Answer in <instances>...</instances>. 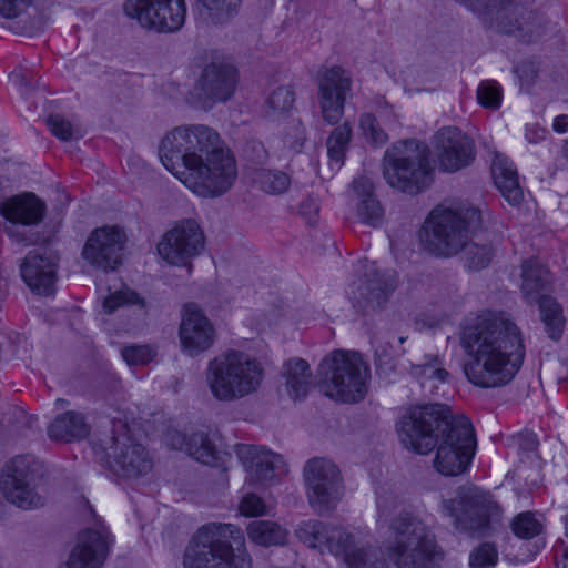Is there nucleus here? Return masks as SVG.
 Segmentation results:
<instances>
[{
  "label": "nucleus",
  "mask_w": 568,
  "mask_h": 568,
  "mask_svg": "<svg viewBox=\"0 0 568 568\" xmlns=\"http://www.w3.org/2000/svg\"><path fill=\"white\" fill-rule=\"evenodd\" d=\"M162 164L201 196H220L237 178L236 160L220 134L204 124L173 129L161 141Z\"/></svg>",
  "instance_id": "1"
},
{
  "label": "nucleus",
  "mask_w": 568,
  "mask_h": 568,
  "mask_svg": "<svg viewBox=\"0 0 568 568\" xmlns=\"http://www.w3.org/2000/svg\"><path fill=\"white\" fill-rule=\"evenodd\" d=\"M399 440L405 448L426 455L435 446V469L444 476L463 474L474 456L476 439L465 416H453L440 404L415 406L398 423Z\"/></svg>",
  "instance_id": "2"
},
{
  "label": "nucleus",
  "mask_w": 568,
  "mask_h": 568,
  "mask_svg": "<svg viewBox=\"0 0 568 568\" xmlns=\"http://www.w3.org/2000/svg\"><path fill=\"white\" fill-rule=\"evenodd\" d=\"M460 345L468 356L463 365L464 374L480 388L507 385L525 358L518 326L503 316H478L463 328Z\"/></svg>",
  "instance_id": "3"
},
{
  "label": "nucleus",
  "mask_w": 568,
  "mask_h": 568,
  "mask_svg": "<svg viewBox=\"0 0 568 568\" xmlns=\"http://www.w3.org/2000/svg\"><path fill=\"white\" fill-rule=\"evenodd\" d=\"M184 568H252L241 530L231 524L203 525L190 540Z\"/></svg>",
  "instance_id": "4"
},
{
  "label": "nucleus",
  "mask_w": 568,
  "mask_h": 568,
  "mask_svg": "<svg viewBox=\"0 0 568 568\" xmlns=\"http://www.w3.org/2000/svg\"><path fill=\"white\" fill-rule=\"evenodd\" d=\"M481 212L471 206L457 209L437 206L425 221L420 243L436 256H452L462 251L469 236L481 225Z\"/></svg>",
  "instance_id": "5"
},
{
  "label": "nucleus",
  "mask_w": 568,
  "mask_h": 568,
  "mask_svg": "<svg viewBox=\"0 0 568 568\" xmlns=\"http://www.w3.org/2000/svg\"><path fill=\"white\" fill-rule=\"evenodd\" d=\"M393 539L386 546L397 568H438L444 554L429 528L409 513H400L390 523Z\"/></svg>",
  "instance_id": "6"
},
{
  "label": "nucleus",
  "mask_w": 568,
  "mask_h": 568,
  "mask_svg": "<svg viewBox=\"0 0 568 568\" xmlns=\"http://www.w3.org/2000/svg\"><path fill=\"white\" fill-rule=\"evenodd\" d=\"M263 372L256 358L239 351H229L209 362L205 382L216 400L230 403L256 392Z\"/></svg>",
  "instance_id": "7"
},
{
  "label": "nucleus",
  "mask_w": 568,
  "mask_h": 568,
  "mask_svg": "<svg viewBox=\"0 0 568 568\" xmlns=\"http://www.w3.org/2000/svg\"><path fill=\"white\" fill-rule=\"evenodd\" d=\"M296 536L310 548L326 547L335 556H342L349 568H384L385 560L379 548L371 546L341 527L318 520L302 523Z\"/></svg>",
  "instance_id": "8"
},
{
  "label": "nucleus",
  "mask_w": 568,
  "mask_h": 568,
  "mask_svg": "<svg viewBox=\"0 0 568 568\" xmlns=\"http://www.w3.org/2000/svg\"><path fill=\"white\" fill-rule=\"evenodd\" d=\"M496 31L534 42L545 32L544 19L528 7L529 0H463Z\"/></svg>",
  "instance_id": "9"
},
{
  "label": "nucleus",
  "mask_w": 568,
  "mask_h": 568,
  "mask_svg": "<svg viewBox=\"0 0 568 568\" xmlns=\"http://www.w3.org/2000/svg\"><path fill=\"white\" fill-rule=\"evenodd\" d=\"M383 166L387 183L405 193L417 194L433 182L427 148L416 140L393 144L384 154Z\"/></svg>",
  "instance_id": "10"
},
{
  "label": "nucleus",
  "mask_w": 568,
  "mask_h": 568,
  "mask_svg": "<svg viewBox=\"0 0 568 568\" xmlns=\"http://www.w3.org/2000/svg\"><path fill=\"white\" fill-rule=\"evenodd\" d=\"M324 394L343 403L362 400L369 367L357 352L334 351L320 365Z\"/></svg>",
  "instance_id": "11"
},
{
  "label": "nucleus",
  "mask_w": 568,
  "mask_h": 568,
  "mask_svg": "<svg viewBox=\"0 0 568 568\" xmlns=\"http://www.w3.org/2000/svg\"><path fill=\"white\" fill-rule=\"evenodd\" d=\"M442 513L457 530L485 537L493 531L491 523L499 517L500 507L489 494L462 486L454 498L442 500Z\"/></svg>",
  "instance_id": "12"
},
{
  "label": "nucleus",
  "mask_w": 568,
  "mask_h": 568,
  "mask_svg": "<svg viewBox=\"0 0 568 568\" xmlns=\"http://www.w3.org/2000/svg\"><path fill=\"white\" fill-rule=\"evenodd\" d=\"M355 272L356 278L347 291L353 307L363 315L382 311L396 290L395 273L381 272L376 263L368 260L359 261Z\"/></svg>",
  "instance_id": "13"
},
{
  "label": "nucleus",
  "mask_w": 568,
  "mask_h": 568,
  "mask_svg": "<svg viewBox=\"0 0 568 568\" xmlns=\"http://www.w3.org/2000/svg\"><path fill=\"white\" fill-rule=\"evenodd\" d=\"M43 477L44 467L34 456H16L8 465V473L2 480L7 500L21 509L43 506L45 499L39 491Z\"/></svg>",
  "instance_id": "14"
},
{
  "label": "nucleus",
  "mask_w": 568,
  "mask_h": 568,
  "mask_svg": "<svg viewBox=\"0 0 568 568\" xmlns=\"http://www.w3.org/2000/svg\"><path fill=\"white\" fill-rule=\"evenodd\" d=\"M105 463L111 471L124 478H139L151 471L153 462L145 447L132 438L124 425L103 444Z\"/></svg>",
  "instance_id": "15"
},
{
  "label": "nucleus",
  "mask_w": 568,
  "mask_h": 568,
  "mask_svg": "<svg viewBox=\"0 0 568 568\" xmlns=\"http://www.w3.org/2000/svg\"><path fill=\"white\" fill-rule=\"evenodd\" d=\"M306 494L311 507L320 515L335 508L343 495L338 467L326 458L316 457L304 467Z\"/></svg>",
  "instance_id": "16"
},
{
  "label": "nucleus",
  "mask_w": 568,
  "mask_h": 568,
  "mask_svg": "<svg viewBox=\"0 0 568 568\" xmlns=\"http://www.w3.org/2000/svg\"><path fill=\"white\" fill-rule=\"evenodd\" d=\"M124 12L144 28L175 32L185 22L186 4L184 0H126Z\"/></svg>",
  "instance_id": "17"
},
{
  "label": "nucleus",
  "mask_w": 568,
  "mask_h": 568,
  "mask_svg": "<svg viewBox=\"0 0 568 568\" xmlns=\"http://www.w3.org/2000/svg\"><path fill=\"white\" fill-rule=\"evenodd\" d=\"M205 237L199 223L183 220L168 231L158 244L159 255L169 264L191 267V260L204 248Z\"/></svg>",
  "instance_id": "18"
},
{
  "label": "nucleus",
  "mask_w": 568,
  "mask_h": 568,
  "mask_svg": "<svg viewBox=\"0 0 568 568\" xmlns=\"http://www.w3.org/2000/svg\"><path fill=\"white\" fill-rule=\"evenodd\" d=\"M125 240V233L118 226L95 229L84 244L82 256L92 266L113 271L122 262Z\"/></svg>",
  "instance_id": "19"
},
{
  "label": "nucleus",
  "mask_w": 568,
  "mask_h": 568,
  "mask_svg": "<svg viewBox=\"0 0 568 568\" xmlns=\"http://www.w3.org/2000/svg\"><path fill=\"white\" fill-rule=\"evenodd\" d=\"M234 450L247 474L250 485L271 486L285 471L282 456L264 447L236 444Z\"/></svg>",
  "instance_id": "20"
},
{
  "label": "nucleus",
  "mask_w": 568,
  "mask_h": 568,
  "mask_svg": "<svg viewBox=\"0 0 568 568\" xmlns=\"http://www.w3.org/2000/svg\"><path fill=\"white\" fill-rule=\"evenodd\" d=\"M351 88L352 79L343 68L335 65L323 72L318 81V103L327 124L334 125L342 120Z\"/></svg>",
  "instance_id": "21"
},
{
  "label": "nucleus",
  "mask_w": 568,
  "mask_h": 568,
  "mask_svg": "<svg viewBox=\"0 0 568 568\" xmlns=\"http://www.w3.org/2000/svg\"><path fill=\"white\" fill-rule=\"evenodd\" d=\"M45 203L34 193L24 192L6 199L0 204V213L10 225L6 226V232L10 237H14L18 243L28 244V239L18 232L14 227L20 225H36L42 222L45 214Z\"/></svg>",
  "instance_id": "22"
},
{
  "label": "nucleus",
  "mask_w": 568,
  "mask_h": 568,
  "mask_svg": "<svg viewBox=\"0 0 568 568\" xmlns=\"http://www.w3.org/2000/svg\"><path fill=\"white\" fill-rule=\"evenodd\" d=\"M110 535L105 526L81 531L68 561L60 568H101L109 552Z\"/></svg>",
  "instance_id": "23"
},
{
  "label": "nucleus",
  "mask_w": 568,
  "mask_h": 568,
  "mask_svg": "<svg viewBox=\"0 0 568 568\" xmlns=\"http://www.w3.org/2000/svg\"><path fill=\"white\" fill-rule=\"evenodd\" d=\"M58 257L47 250L30 251L20 263V274L29 288L39 295L54 292Z\"/></svg>",
  "instance_id": "24"
},
{
  "label": "nucleus",
  "mask_w": 568,
  "mask_h": 568,
  "mask_svg": "<svg viewBox=\"0 0 568 568\" xmlns=\"http://www.w3.org/2000/svg\"><path fill=\"white\" fill-rule=\"evenodd\" d=\"M439 168L445 172H456L475 158L474 144L459 129L443 128L436 134Z\"/></svg>",
  "instance_id": "25"
},
{
  "label": "nucleus",
  "mask_w": 568,
  "mask_h": 568,
  "mask_svg": "<svg viewBox=\"0 0 568 568\" xmlns=\"http://www.w3.org/2000/svg\"><path fill=\"white\" fill-rule=\"evenodd\" d=\"M236 84V68L220 61L206 64L197 81L204 98L213 102H226L233 95Z\"/></svg>",
  "instance_id": "26"
},
{
  "label": "nucleus",
  "mask_w": 568,
  "mask_h": 568,
  "mask_svg": "<svg viewBox=\"0 0 568 568\" xmlns=\"http://www.w3.org/2000/svg\"><path fill=\"white\" fill-rule=\"evenodd\" d=\"M180 338L184 349L191 356L206 351L213 344V327L194 305L185 306L180 326Z\"/></svg>",
  "instance_id": "27"
},
{
  "label": "nucleus",
  "mask_w": 568,
  "mask_h": 568,
  "mask_svg": "<svg viewBox=\"0 0 568 568\" xmlns=\"http://www.w3.org/2000/svg\"><path fill=\"white\" fill-rule=\"evenodd\" d=\"M168 444L180 450H185L197 462L216 467L219 466L220 453L204 432H196L186 436L179 430H170L168 433Z\"/></svg>",
  "instance_id": "28"
},
{
  "label": "nucleus",
  "mask_w": 568,
  "mask_h": 568,
  "mask_svg": "<svg viewBox=\"0 0 568 568\" xmlns=\"http://www.w3.org/2000/svg\"><path fill=\"white\" fill-rule=\"evenodd\" d=\"M352 189L356 199L358 220L373 227L379 226L384 221V209L374 194V185L371 179L366 176L354 179Z\"/></svg>",
  "instance_id": "29"
},
{
  "label": "nucleus",
  "mask_w": 568,
  "mask_h": 568,
  "mask_svg": "<svg viewBox=\"0 0 568 568\" xmlns=\"http://www.w3.org/2000/svg\"><path fill=\"white\" fill-rule=\"evenodd\" d=\"M491 173L495 185L503 197L513 206L519 205L524 200V192L519 185L517 170L508 158L496 154L491 164Z\"/></svg>",
  "instance_id": "30"
},
{
  "label": "nucleus",
  "mask_w": 568,
  "mask_h": 568,
  "mask_svg": "<svg viewBox=\"0 0 568 568\" xmlns=\"http://www.w3.org/2000/svg\"><path fill=\"white\" fill-rule=\"evenodd\" d=\"M90 425L85 416L75 410H68L58 415L48 426V436L55 442L70 443L87 437Z\"/></svg>",
  "instance_id": "31"
},
{
  "label": "nucleus",
  "mask_w": 568,
  "mask_h": 568,
  "mask_svg": "<svg viewBox=\"0 0 568 568\" xmlns=\"http://www.w3.org/2000/svg\"><path fill=\"white\" fill-rule=\"evenodd\" d=\"M550 283L549 271L535 260H526L521 264V286L520 291L524 300L528 304H535L544 296L542 292Z\"/></svg>",
  "instance_id": "32"
},
{
  "label": "nucleus",
  "mask_w": 568,
  "mask_h": 568,
  "mask_svg": "<svg viewBox=\"0 0 568 568\" xmlns=\"http://www.w3.org/2000/svg\"><path fill=\"white\" fill-rule=\"evenodd\" d=\"M287 394L293 399L305 398L312 387V372L308 363L302 358H292L284 364Z\"/></svg>",
  "instance_id": "33"
},
{
  "label": "nucleus",
  "mask_w": 568,
  "mask_h": 568,
  "mask_svg": "<svg viewBox=\"0 0 568 568\" xmlns=\"http://www.w3.org/2000/svg\"><path fill=\"white\" fill-rule=\"evenodd\" d=\"M247 536L254 544L270 547L283 545L287 531L275 521L254 520L247 526Z\"/></svg>",
  "instance_id": "34"
},
{
  "label": "nucleus",
  "mask_w": 568,
  "mask_h": 568,
  "mask_svg": "<svg viewBox=\"0 0 568 568\" xmlns=\"http://www.w3.org/2000/svg\"><path fill=\"white\" fill-rule=\"evenodd\" d=\"M536 304L539 305L541 321L545 324L548 336L558 341L562 335L565 318L562 316V308L551 296H544Z\"/></svg>",
  "instance_id": "35"
},
{
  "label": "nucleus",
  "mask_w": 568,
  "mask_h": 568,
  "mask_svg": "<svg viewBox=\"0 0 568 568\" xmlns=\"http://www.w3.org/2000/svg\"><path fill=\"white\" fill-rule=\"evenodd\" d=\"M351 139L352 126L348 122H344L332 130L326 140L327 155L331 163L338 168L343 165Z\"/></svg>",
  "instance_id": "36"
},
{
  "label": "nucleus",
  "mask_w": 568,
  "mask_h": 568,
  "mask_svg": "<svg viewBox=\"0 0 568 568\" xmlns=\"http://www.w3.org/2000/svg\"><path fill=\"white\" fill-rule=\"evenodd\" d=\"M206 11V19L212 24H225L233 19L242 4V0H199Z\"/></svg>",
  "instance_id": "37"
},
{
  "label": "nucleus",
  "mask_w": 568,
  "mask_h": 568,
  "mask_svg": "<svg viewBox=\"0 0 568 568\" xmlns=\"http://www.w3.org/2000/svg\"><path fill=\"white\" fill-rule=\"evenodd\" d=\"M462 251L464 252L465 265L468 268L476 271L486 268L494 256V248L491 245L469 242V240Z\"/></svg>",
  "instance_id": "38"
},
{
  "label": "nucleus",
  "mask_w": 568,
  "mask_h": 568,
  "mask_svg": "<svg viewBox=\"0 0 568 568\" xmlns=\"http://www.w3.org/2000/svg\"><path fill=\"white\" fill-rule=\"evenodd\" d=\"M255 181L263 191L270 194H282L291 184V178L285 172L267 169L260 170Z\"/></svg>",
  "instance_id": "39"
},
{
  "label": "nucleus",
  "mask_w": 568,
  "mask_h": 568,
  "mask_svg": "<svg viewBox=\"0 0 568 568\" xmlns=\"http://www.w3.org/2000/svg\"><path fill=\"white\" fill-rule=\"evenodd\" d=\"M140 305L144 306V300L139 294L129 288L115 291L103 300V311L106 314L114 313L119 307L124 305Z\"/></svg>",
  "instance_id": "40"
},
{
  "label": "nucleus",
  "mask_w": 568,
  "mask_h": 568,
  "mask_svg": "<svg viewBox=\"0 0 568 568\" xmlns=\"http://www.w3.org/2000/svg\"><path fill=\"white\" fill-rule=\"evenodd\" d=\"M542 525L529 511L516 516L511 523L514 534L523 539H531L540 534Z\"/></svg>",
  "instance_id": "41"
},
{
  "label": "nucleus",
  "mask_w": 568,
  "mask_h": 568,
  "mask_svg": "<svg viewBox=\"0 0 568 568\" xmlns=\"http://www.w3.org/2000/svg\"><path fill=\"white\" fill-rule=\"evenodd\" d=\"M498 561V550L494 544L483 542L469 554L470 568H490Z\"/></svg>",
  "instance_id": "42"
},
{
  "label": "nucleus",
  "mask_w": 568,
  "mask_h": 568,
  "mask_svg": "<svg viewBox=\"0 0 568 568\" xmlns=\"http://www.w3.org/2000/svg\"><path fill=\"white\" fill-rule=\"evenodd\" d=\"M503 91L496 81H483L477 88V101L486 108L496 110L500 106Z\"/></svg>",
  "instance_id": "43"
},
{
  "label": "nucleus",
  "mask_w": 568,
  "mask_h": 568,
  "mask_svg": "<svg viewBox=\"0 0 568 568\" xmlns=\"http://www.w3.org/2000/svg\"><path fill=\"white\" fill-rule=\"evenodd\" d=\"M359 125L366 138H368L374 144L383 145L387 142L388 135L379 126L376 118L372 113H365L359 119Z\"/></svg>",
  "instance_id": "44"
},
{
  "label": "nucleus",
  "mask_w": 568,
  "mask_h": 568,
  "mask_svg": "<svg viewBox=\"0 0 568 568\" xmlns=\"http://www.w3.org/2000/svg\"><path fill=\"white\" fill-rule=\"evenodd\" d=\"M295 101V92L291 87H278L270 95L267 103L271 109L278 112L288 111Z\"/></svg>",
  "instance_id": "45"
},
{
  "label": "nucleus",
  "mask_w": 568,
  "mask_h": 568,
  "mask_svg": "<svg viewBox=\"0 0 568 568\" xmlns=\"http://www.w3.org/2000/svg\"><path fill=\"white\" fill-rule=\"evenodd\" d=\"M156 355L149 345L128 346L122 349V357L129 365H145Z\"/></svg>",
  "instance_id": "46"
},
{
  "label": "nucleus",
  "mask_w": 568,
  "mask_h": 568,
  "mask_svg": "<svg viewBox=\"0 0 568 568\" xmlns=\"http://www.w3.org/2000/svg\"><path fill=\"white\" fill-rule=\"evenodd\" d=\"M51 133L62 141H69L73 136V126L70 121L59 114H51L47 119Z\"/></svg>",
  "instance_id": "47"
},
{
  "label": "nucleus",
  "mask_w": 568,
  "mask_h": 568,
  "mask_svg": "<svg viewBox=\"0 0 568 568\" xmlns=\"http://www.w3.org/2000/svg\"><path fill=\"white\" fill-rule=\"evenodd\" d=\"M428 358V362L415 367V374L425 376L427 378H435L439 382H446L449 373L445 368L436 366L438 357L435 355H429Z\"/></svg>",
  "instance_id": "48"
},
{
  "label": "nucleus",
  "mask_w": 568,
  "mask_h": 568,
  "mask_svg": "<svg viewBox=\"0 0 568 568\" xmlns=\"http://www.w3.org/2000/svg\"><path fill=\"white\" fill-rule=\"evenodd\" d=\"M240 510L245 516H262L266 514V505L257 495L247 494L241 500Z\"/></svg>",
  "instance_id": "49"
},
{
  "label": "nucleus",
  "mask_w": 568,
  "mask_h": 568,
  "mask_svg": "<svg viewBox=\"0 0 568 568\" xmlns=\"http://www.w3.org/2000/svg\"><path fill=\"white\" fill-rule=\"evenodd\" d=\"M376 503L379 518H387L398 504L396 496L392 491H386L384 489L377 491Z\"/></svg>",
  "instance_id": "50"
},
{
  "label": "nucleus",
  "mask_w": 568,
  "mask_h": 568,
  "mask_svg": "<svg viewBox=\"0 0 568 568\" xmlns=\"http://www.w3.org/2000/svg\"><path fill=\"white\" fill-rule=\"evenodd\" d=\"M32 0H0V16L7 19L16 18L22 8Z\"/></svg>",
  "instance_id": "51"
},
{
  "label": "nucleus",
  "mask_w": 568,
  "mask_h": 568,
  "mask_svg": "<svg viewBox=\"0 0 568 568\" xmlns=\"http://www.w3.org/2000/svg\"><path fill=\"white\" fill-rule=\"evenodd\" d=\"M291 129L294 132V139L290 133H287L285 136V143H287L292 150H294L295 152H298L301 150V148L303 146L304 141L306 139L305 130H304L302 123L298 121H292Z\"/></svg>",
  "instance_id": "52"
},
{
  "label": "nucleus",
  "mask_w": 568,
  "mask_h": 568,
  "mask_svg": "<svg viewBox=\"0 0 568 568\" xmlns=\"http://www.w3.org/2000/svg\"><path fill=\"white\" fill-rule=\"evenodd\" d=\"M515 443L518 448L524 452H534L538 447V439L534 433L525 432L519 433L514 437Z\"/></svg>",
  "instance_id": "53"
},
{
  "label": "nucleus",
  "mask_w": 568,
  "mask_h": 568,
  "mask_svg": "<svg viewBox=\"0 0 568 568\" xmlns=\"http://www.w3.org/2000/svg\"><path fill=\"white\" fill-rule=\"evenodd\" d=\"M547 133L548 132L545 128H541L538 124H532L526 128L525 138L529 143L536 144L544 141L546 139Z\"/></svg>",
  "instance_id": "54"
},
{
  "label": "nucleus",
  "mask_w": 568,
  "mask_h": 568,
  "mask_svg": "<svg viewBox=\"0 0 568 568\" xmlns=\"http://www.w3.org/2000/svg\"><path fill=\"white\" fill-rule=\"evenodd\" d=\"M557 568H568V545L560 541L555 547Z\"/></svg>",
  "instance_id": "55"
},
{
  "label": "nucleus",
  "mask_w": 568,
  "mask_h": 568,
  "mask_svg": "<svg viewBox=\"0 0 568 568\" xmlns=\"http://www.w3.org/2000/svg\"><path fill=\"white\" fill-rule=\"evenodd\" d=\"M301 214L311 217L318 212V205L314 199L308 197L300 205Z\"/></svg>",
  "instance_id": "56"
},
{
  "label": "nucleus",
  "mask_w": 568,
  "mask_h": 568,
  "mask_svg": "<svg viewBox=\"0 0 568 568\" xmlns=\"http://www.w3.org/2000/svg\"><path fill=\"white\" fill-rule=\"evenodd\" d=\"M552 128L557 133H566L568 131V115L561 114L556 116Z\"/></svg>",
  "instance_id": "57"
},
{
  "label": "nucleus",
  "mask_w": 568,
  "mask_h": 568,
  "mask_svg": "<svg viewBox=\"0 0 568 568\" xmlns=\"http://www.w3.org/2000/svg\"><path fill=\"white\" fill-rule=\"evenodd\" d=\"M8 292V283L6 280L0 278V300L7 295Z\"/></svg>",
  "instance_id": "58"
},
{
  "label": "nucleus",
  "mask_w": 568,
  "mask_h": 568,
  "mask_svg": "<svg viewBox=\"0 0 568 568\" xmlns=\"http://www.w3.org/2000/svg\"><path fill=\"white\" fill-rule=\"evenodd\" d=\"M68 404H69V402H68V400H65V399H63V398H58V399L55 400V406H57V408H63V407H64L65 405H68Z\"/></svg>",
  "instance_id": "59"
},
{
  "label": "nucleus",
  "mask_w": 568,
  "mask_h": 568,
  "mask_svg": "<svg viewBox=\"0 0 568 568\" xmlns=\"http://www.w3.org/2000/svg\"><path fill=\"white\" fill-rule=\"evenodd\" d=\"M565 528L568 529V514L565 516Z\"/></svg>",
  "instance_id": "60"
},
{
  "label": "nucleus",
  "mask_w": 568,
  "mask_h": 568,
  "mask_svg": "<svg viewBox=\"0 0 568 568\" xmlns=\"http://www.w3.org/2000/svg\"><path fill=\"white\" fill-rule=\"evenodd\" d=\"M399 342H400V343H404V342H405V338H404V337H399Z\"/></svg>",
  "instance_id": "61"
}]
</instances>
